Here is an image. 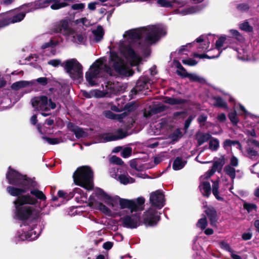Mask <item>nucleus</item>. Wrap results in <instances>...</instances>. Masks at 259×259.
I'll return each instance as SVG.
<instances>
[{"label": "nucleus", "mask_w": 259, "mask_h": 259, "mask_svg": "<svg viewBox=\"0 0 259 259\" xmlns=\"http://www.w3.org/2000/svg\"><path fill=\"white\" fill-rule=\"evenodd\" d=\"M166 33V29L160 25H152L133 29L126 31L123 34L129 42L135 41L138 43L141 53L146 54L149 46L157 41Z\"/></svg>", "instance_id": "obj_1"}, {"label": "nucleus", "mask_w": 259, "mask_h": 259, "mask_svg": "<svg viewBox=\"0 0 259 259\" xmlns=\"http://www.w3.org/2000/svg\"><path fill=\"white\" fill-rule=\"evenodd\" d=\"M120 50L129 62H125L117 55H113L111 56L112 66L119 74L123 76H131L134 73L130 68L131 66L138 64L141 61V58L135 53L131 45L121 46Z\"/></svg>", "instance_id": "obj_2"}, {"label": "nucleus", "mask_w": 259, "mask_h": 259, "mask_svg": "<svg viewBox=\"0 0 259 259\" xmlns=\"http://www.w3.org/2000/svg\"><path fill=\"white\" fill-rule=\"evenodd\" d=\"M151 207L143 216V223L145 225L154 226L159 220V215L156 209H161L165 204L164 196L160 190H157L150 194Z\"/></svg>", "instance_id": "obj_3"}, {"label": "nucleus", "mask_w": 259, "mask_h": 259, "mask_svg": "<svg viewBox=\"0 0 259 259\" xmlns=\"http://www.w3.org/2000/svg\"><path fill=\"white\" fill-rule=\"evenodd\" d=\"M47 95L35 97L31 99V103L35 110L48 111L57 107L58 103V92L54 88H50Z\"/></svg>", "instance_id": "obj_4"}, {"label": "nucleus", "mask_w": 259, "mask_h": 259, "mask_svg": "<svg viewBox=\"0 0 259 259\" xmlns=\"http://www.w3.org/2000/svg\"><path fill=\"white\" fill-rule=\"evenodd\" d=\"M21 196L17 198L14 204V218L16 219L24 221L28 219L33 220L34 223L39 215V210L36 209L33 205H30L27 201H22Z\"/></svg>", "instance_id": "obj_5"}, {"label": "nucleus", "mask_w": 259, "mask_h": 259, "mask_svg": "<svg viewBox=\"0 0 259 259\" xmlns=\"http://www.w3.org/2000/svg\"><path fill=\"white\" fill-rule=\"evenodd\" d=\"M110 72L111 68L105 63V59L101 58L92 64L90 71L85 73V78L91 86L97 85L98 84V78Z\"/></svg>", "instance_id": "obj_6"}, {"label": "nucleus", "mask_w": 259, "mask_h": 259, "mask_svg": "<svg viewBox=\"0 0 259 259\" xmlns=\"http://www.w3.org/2000/svg\"><path fill=\"white\" fill-rule=\"evenodd\" d=\"M75 184L88 190L93 188V171L88 166L78 167L73 175Z\"/></svg>", "instance_id": "obj_7"}, {"label": "nucleus", "mask_w": 259, "mask_h": 259, "mask_svg": "<svg viewBox=\"0 0 259 259\" xmlns=\"http://www.w3.org/2000/svg\"><path fill=\"white\" fill-rule=\"evenodd\" d=\"M53 33H61L66 36L68 40L78 44H83L85 41L83 35L75 32L69 27L67 21L65 20L54 25L51 31V34Z\"/></svg>", "instance_id": "obj_8"}, {"label": "nucleus", "mask_w": 259, "mask_h": 259, "mask_svg": "<svg viewBox=\"0 0 259 259\" xmlns=\"http://www.w3.org/2000/svg\"><path fill=\"white\" fill-rule=\"evenodd\" d=\"M145 200L144 197H138L136 200H129L127 199L121 198L116 196L113 197V199L110 204V206L114 207L116 204L119 203L121 209L128 208L131 213L134 211H141L144 209L143 205Z\"/></svg>", "instance_id": "obj_9"}, {"label": "nucleus", "mask_w": 259, "mask_h": 259, "mask_svg": "<svg viewBox=\"0 0 259 259\" xmlns=\"http://www.w3.org/2000/svg\"><path fill=\"white\" fill-rule=\"evenodd\" d=\"M51 3H53L51 8L53 10H58L68 5L66 3H60V0H37L33 3L25 4L22 6L26 12H33L36 10L48 7Z\"/></svg>", "instance_id": "obj_10"}, {"label": "nucleus", "mask_w": 259, "mask_h": 259, "mask_svg": "<svg viewBox=\"0 0 259 259\" xmlns=\"http://www.w3.org/2000/svg\"><path fill=\"white\" fill-rule=\"evenodd\" d=\"M6 179L9 184L15 186H29L34 187L36 182L34 181L27 179L26 176L20 174L18 171L9 167V170L6 174Z\"/></svg>", "instance_id": "obj_11"}, {"label": "nucleus", "mask_w": 259, "mask_h": 259, "mask_svg": "<svg viewBox=\"0 0 259 259\" xmlns=\"http://www.w3.org/2000/svg\"><path fill=\"white\" fill-rule=\"evenodd\" d=\"M61 66L73 79H78L82 76V66L76 59L66 60Z\"/></svg>", "instance_id": "obj_12"}, {"label": "nucleus", "mask_w": 259, "mask_h": 259, "mask_svg": "<svg viewBox=\"0 0 259 259\" xmlns=\"http://www.w3.org/2000/svg\"><path fill=\"white\" fill-rule=\"evenodd\" d=\"M37 184L34 187H30L28 188V191L30 190V194L24 195L21 196L22 201H27L30 205H35L41 202L46 200L47 197L45 194L39 190L37 188Z\"/></svg>", "instance_id": "obj_13"}, {"label": "nucleus", "mask_w": 259, "mask_h": 259, "mask_svg": "<svg viewBox=\"0 0 259 259\" xmlns=\"http://www.w3.org/2000/svg\"><path fill=\"white\" fill-rule=\"evenodd\" d=\"M28 12L25 9H22V6L19 9H16L4 13L7 25L22 21Z\"/></svg>", "instance_id": "obj_14"}, {"label": "nucleus", "mask_w": 259, "mask_h": 259, "mask_svg": "<svg viewBox=\"0 0 259 259\" xmlns=\"http://www.w3.org/2000/svg\"><path fill=\"white\" fill-rule=\"evenodd\" d=\"M120 222L123 227L134 229L141 225L140 215L139 213L126 215L120 218Z\"/></svg>", "instance_id": "obj_15"}, {"label": "nucleus", "mask_w": 259, "mask_h": 259, "mask_svg": "<svg viewBox=\"0 0 259 259\" xmlns=\"http://www.w3.org/2000/svg\"><path fill=\"white\" fill-rule=\"evenodd\" d=\"M34 229V228H32L28 231H23L22 232H18L16 237L19 238L18 241H32L36 239L39 236L40 232H37Z\"/></svg>", "instance_id": "obj_16"}, {"label": "nucleus", "mask_w": 259, "mask_h": 259, "mask_svg": "<svg viewBox=\"0 0 259 259\" xmlns=\"http://www.w3.org/2000/svg\"><path fill=\"white\" fill-rule=\"evenodd\" d=\"M127 136V132L122 129L117 130L116 134H106L102 135L103 142L115 141L123 139Z\"/></svg>", "instance_id": "obj_17"}, {"label": "nucleus", "mask_w": 259, "mask_h": 259, "mask_svg": "<svg viewBox=\"0 0 259 259\" xmlns=\"http://www.w3.org/2000/svg\"><path fill=\"white\" fill-rule=\"evenodd\" d=\"M149 80L148 77H141L137 81L135 88L131 91L132 92H134L135 94H137L140 92L148 89Z\"/></svg>", "instance_id": "obj_18"}, {"label": "nucleus", "mask_w": 259, "mask_h": 259, "mask_svg": "<svg viewBox=\"0 0 259 259\" xmlns=\"http://www.w3.org/2000/svg\"><path fill=\"white\" fill-rule=\"evenodd\" d=\"M19 188L14 186H8L7 188L8 193L13 196H18V198L22 196L28 191V188L31 187L29 186H18Z\"/></svg>", "instance_id": "obj_19"}, {"label": "nucleus", "mask_w": 259, "mask_h": 259, "mask_svg": "<svg viewBox=\"0 0 259 259\" xmlns=\"http://www.w3.org/2000/svg\"><path fill=\"white\" fill-rule=\"evenodd\" d=\"M70 199L75 196V199L77 202L81 203L86 201L87 200V195L83 193L82 190L79 188L74 189L72 192L69 193Z\"/></svg>", "instance_id": "obj_20"}, {"label": "nucleus", "mask_w": 259, "mask_h": 259, "mask_svg": "<svg viewBox=\"0 0 259 259\" xmlns=\"http://www.w3.org/2000/svg\"><path fill=\"white\" fill-rule=\"evenodd\" d=\"M67 127L69 131L73 132L77 138H83L87 136V134L80 127L69 122L67 124Z\"/></svg>", "instance_id": "obj_21"}, {"label": "nucleus", "mask_w": 259, "mask_h": 259, "mask_svg": "<svg viewBox=\"0 0 259 259\" xmlns=\"http://www.w3.org/2000/svg\"><path fill=\"white\" fill-rule=\"evenodd\" d=\"M111 91L106 90L105 92L101 91L98 90H93L89 92H84L83 95L88 98H91L92 97L95 98H103L106 96L108 93H111Z\"/></svg>", "instance_id": "obj_22"}, {"label": "nucleus", "mask_w": 259, "mask_h": 259, "mask_svg": "<svg viewBox=\"0 0 259 259\" xmlns=\"http://www.w3.org/2000/svg\"><path fill=\"white\" fill-rule=\"evenodd\" d=\"M92 35L90 36L91 39L95 42L101 41L104 35L103 29L101 26H98L96 29L92 31Z\"/></svg>", "instance_id": "obj_23"}, {"label": "nucleus", "mask_w": 259, "mask_h": 259, "mask_svg": "<svg viewBox=\"0 0 259 259\" xmlns=\"http://www.w3.org/2000/svg\"><path fill=\"white\" fill-rule=\"evenodd\" d=\"M205 212L210 222L211 225L216 226L217 211L212 206L208 207L205 210Z\"/></svg>", "instance_id": "obj_24"}, {"label": "nucleus", "mask_w": 259, "mask_h": 259, "mask_svg": "<svg viewBox=\"0 0 259 259\" xmlns=\"http://www.w3.org/2000/svg\"><path fill=\"white\" fill-rule=\"evenodd\" d=\"M95 194L100 197L107 204L110 205L113 197L107 194L102 189L100 188L97 189L95 191Z\"/></svg>", "instance_id": "obj_25"}, {"label": "nucleus", "mask_w": 259, "mask_h": 259, "mask_svg": "<svg viewBox=\"0 0 259 259\" xmlns=\"http://www.w3.org/2000/svg\"><path fill=\"white\" fill-rule=\"evenodd\" d=\"M177 73L179 75L182 77H188L192 81L203 82L204 79L199 76L196 74L189 73L188 72L185 73H182L180 71H177Z\"/></svg>", "instance_id": "obj_26"}, {"label": "nucleus", "mask_w": 259, "mask_h": 259, "mask_svg": "<svg viewBox=\"0 0 259 259\" xmlns=\"http://www.w3.org/2000/svg\"><path fill=\"white\" fill-rule=\"evenodd\" d=\"M200 190L203 196L209 197L211 193L210 184L208 182L203 181L199 185Z\"/></svg>", "instance_id": "obj_27"}, {"label": "nucleus", "mask_w": 259, "mask_h": 259, "mask_svg": "<svg viewBox=\"0 0 259 259\" xmlns=\"http://www.w3.org/2000/svg\"><path fill=\"white\" fill-rule=\"evenodd\" d=\"M104 115L105 116L108 118L112 119H118L120 120L121 119L125 117L127 115V113L124 112L121 114H116L113 113L111 111H105L104 112Z\"/></svg>", "instance_id": "obj_28"}, {"label": "nucleus", "mask_w": 259, "mask_h": 259, "mask_svg": "<svg viewBox=\"0 0 259 259\" xmlns=\"http://www.w3.org/2000/svg\"><path fill=\"white\" fill-rule=\"evenodd\" d=\"M197 143L199 146L210 140L211 136L209 133H200L196 135Z\"/></svg>", "instance_id": "obj_29"}, {"label": "nucleus", "mask_w": 259, "mask_h": 259, "mask_svg": "<svg viewBox=\"0 0 259 259\" xmlns=\"http://www.w3.org/2000/svg\"><path fill=\"white\" fill-rule=\"evenodd\" d=\"M224 171L227 175L231 178L232 183L233 184L234 179L236 177V172L235 168L231 166L230 165H227L224 167Z\"/></svg>", "instance_id": "obj_30"}, {"label": "nucleus", "mask_w": 259, "mask_h": 259, "mask_svg": "<svg viewBox=\"0 0 259 259\" xmlns=\"http://www.w3.org/2000/svg\"><path fill=\"white\" fill-rule=\"evenodd\" d=\"M164 102L165 103L174 105L184 104L186 102V100L181 98H175L171 97H165Z\"/></svg>", "instance_id": "obj_31"}, {"label": "nucleus", "mask_w": 259, "mask_h": 259, "mask_svg": "<svg viewBox=\"0 0 259 259\" xmlns=\"http://www.w3.org/2000/svg\"><path fill=\"white\" fill-rule=\"evenodd\" d=\"M200 11V7L199 6H195L183 9L181 10L180 13L183 15H186L193 14L197 13Z\"/></svg>", "instance_id": "obj_32"}, {"label": "nucleus", "mask_w": 259, "mask_h": 259, "mask_svg": "<svg viewBox=\"0 0 259 259\" xmlns=\"http://www.w3.org/2000/svg\"><path fill=\"white\" fill-rule=\"evenodd\" d=\"M117 180L124 185L133 183L135 182V180L128 175H119L118 176Z\"/></svg>", "instance_id": "obj_33"}, {"label": "nucleus", "mask_w": 259, "mask_h": 259, "mask_svg": "<svg viewBox=\"0 0 259 259\" xmlns=\"http://www.w3.org/2000/svg\"><path fill=\"white\" fill-rule=\"evenodd\" d=\"M225 164V159L223 156L221 158H220L218 160L215 161L213 162V165L211 168L215 171H218L220 172L222 169V167Z\"/></svg>", "instance_id": "obj_34"}, {"label": "nucleus", "mask_w": 259, "mask_h": 259, "mask_svg": "<svg viewBox=\"0 0 259 259\" xmlns=\"http://www.w3.org/2000/svg\"><path fill=\"white\" fill-rule=\"evenodd\" d=\"M30 82L24 80L19 81L12 84L11 88L15 90H18L20 89L29 85Z\"/></svg>", "instance_id": "obj_35"}, {"label": "nucleus", "mask_w": 259, "mask_h": 259, "mask_svg": "<svg viewBox=\"0 0 259 259\" xmlns=\"http://www.w3.org/2000/svg\"><path fill=\"white\" fill-rule=\"evenodd\" d=\"M157 3L162 7L169 8L172 7L176 4L178 3L176 0L169 1L167 0H157Z\"/></svg>", "instance_id": "obj_36"}, {"label": "nucleus", "mask_w": 259, "mask_h": 259, "mask_svg": "<svg viewBox=\"0 0 259 259\" xmlns=\"http://www.w3.org/2000/svg\"><path fill=\"white\" fill-rule=\"evenodd\" d=\"M220 146V142L218 139L211 138L209 142V149L212 151H217Z\"/></svg>", "instance_id": "obj_37"}, {"label": "nucleus", "mask_w": 259, "mask_h": 259, "mask_svg": "<svg viewBox=\"0 0 259 259\" xmlns=\"http://www.w3.org/2000/svg\"><path fill=\"white\" fill-rule=\"evenodd\" d=\"M219 181H215L213 182L212 184V192L215 197V198L218 200H223V198L222 197H220L219 195Z\"/></svg>", "instance_id": "obj_38"}, {"label": "nucleus", "mask_w": 259, "mask_h": 259, "mask_svg": "<svg viewBox=\"0 0 259 259\" xmlns=\"http://www.w3.org/2000/svg\"><path fill=\"white\" fill-rule=\"evenodd\" d=\"M185 165V162L182 160V158L177 157L174 160L172 168L174 169L177 170L182 168Z\"/></svg>", "instance_id": "obj_39"}, {"label": "nucleus", "mask_w": 259, "mask_h": 259, "mask_svg": "<svg viewBox=\"0 0 259 259\" xmlns=\"http://www.w3.org/2000/svg\"><path fill=\"white\" fill-rule=\"evenodd\" d=\"M213 99L215 101L214 105L216 107L226 108L227 107L226 102L223 99L219 97H214Z\"/></svg>", "instance_id": "obj_40"}, {"label": "nucleus", "mask_w": 259, "mask_h": 259, "mask_svg": "<svg viewBox=\"0 0 259 259\" xmlns=\"http://www.w3.org/2000/svg\"><path fill=\"white\" fill-rule=\"evenodd\" d=\"M229 118L233 125H237L239 122V119L237 115L236 111L235 110L229 114Z\"/></svg>", "instance_id": "obj_41"}, {"label": "nucleus", "mask_w": 259, "mask_h": 259, "mask_svg": "<svg viewBox=\"0 0 259 259\" xmlns=\"http://www.w3.org/2000/svg\"><path fill=\"white\" fill-rule=\"evenodd\" d=\"M98 208L102 212L106 215H110L111 214V210L104 204L102 203H99L97 206Z\"/></svg>", "instance_id": "obj_42"}, {"label": "nucleus", "mask_w": 259, "mask_h": 259, "mask_svg": "<svg viewBox=\"0 0 259 259\" xmlns=\"http://www.w3.org/2000/svg\"><path fill=\"white\" fill-rule=\"evenodd\" d=\"M42 139L51 145L58 144L61 142L58 138H50L46 136H42Z\"/></svg>", "instance_id": "obj_43"}, {"label": "nucleus", "mask_w": 259, "mask_h": 259, "mask_svg": "<svg viewBox=\"0 0 259 259\" xmlns=\"http://www.w3.org/2000/svg\"><path fill=\"white\" fill-rule=\"evenodd\" d=\"M207 225V221L206 218L199 219L197 223L196 226L201 230H204Z\"/></svg>", "instance_id": "obj_44"}, {"label": "nucleus", "mask_w": 259, "mask_h": 259, "mask_svg": "<svg viewBox=\"0 0 259 259\" xmlns=\"http://www.w3.org/2000/svg\"><path fill=\"white\" fill-rule=\"evenodd\" d=\"M243 207L248 211V212H250L253 210L256 211L257 208L256 204L249 203H244Z\"/></svg>", "instance_id": "obj_45"}, {"label": "nucleus", "mask_w": 259, "mask_h": 259, "mask_svg": "<svg viewBox=\"0 0 259 259\" xmlns=\"http://www.w3.org/2000/svg\"><path fill=\"white\" fill-rule=\"evenodd\" d=\"M246 152L248 155V157L251 159H253L256 156L258 155L257 151L254 150L253 148H248L246 150Z\"/></svg>", "instance_id": "obj_46"}, {"label": "nucleus", "mask_w": 259, "mask_h": 259, "mask_svg": "<svg viewBox=\"0 0 259 259\" xmlns=\"http://www.w3.org/2000/svg\"><path fill=\"white\" fill-rule=\"evenodd\" d=\"M111 163L121 165L124 162L122 159L116 156H112L110 160Z\"/></svg>", "instance_id": "obj_47"}, {"label": "nucleus", "mask_w": 259, "mask_h": 259, "mask_svg": "<svg viewBox=\"0 0 259 259\" xmlns=\"http://www.w3.org/2000/svg\"><path fill=\"white\" fill-rule=\"evenodd\" d=\"M58 44V41H54L52 39H50V41L47 43H45L43 45L41 46V49H45L47 48L51 47L52 48H54Z\"/></svg>", "instance_id": "obj_48"}, {"label": "nucleus", "mask_w": 259, "mask_h": 259, "mask_svg": "<svg viewBox=\"0 0 259 259\" xmlns=\"http://www.w3.org/2000/svg\"><path fill=\"white\" fill-rule=\"evenodd\" d=\"M132 148L130 147H126L123 149L121 152V156L123 158L128 157L132 154Z\"/></svg>", "instance_id": "obj_49"}, {"label": "nucleus", "mask_w": 259, "mask_h": 259, "mask_svg": "<svg viewBox=\"0 0 259 259\" xmlns=\"http://www.w3.org/2000/svg\"><path fill=\"white\" fill-rule=\"evenodd\" d=\"M240 28L247 32H250L252 30V28L249 25L247 22L241 24L240 25Z\"/></svg>", "instance_id": "obj_50"}, {"label": "nucleus", "mask_w": 259, "mask_h": 259, "mask_svg": "<svg viewBox=\"0 0 259 259\" xmlns=\"http://www.w3.org/2000/svg\"><path fill=\"white\" fill-rule=\"evenodd\" d=\"M226 40V38L225 37H221L217 40L215 42V47L219 51L221 48L223 46L224 41Z\"/></svg>", "instance_id": "obj_51"}, {"label": "nucleus", "mask_w": 259, "mask_h": 259, "mask_svg": "<svg viewBox=\"0 0 259 259\" xmlns=\"http://www.w3.org/2000/svg\"><path fill=\"white\" fill-rule=\"evenodd\" d=\"M221 53V52L219 51V52L218 53V55L217 56H208L206 54L199 55V54H197V53H194L193 54V56H194L195 57H197V58H208V59H214L215 58L218 57L220 56Z\"/></svg>", "instance_id": "obj_52"}, {"label": "nucleus", "mask_w": 259, "mask_h": 259, "mask_svg": "<svg viewBox=\"0 0 259 259\" xmlns=\"http://www.w3.org/2000/svg\"><path fill=\"white\" fill-rule=\"evenodd\" d=\"M239 164V160L235 156L233 155L230 159V163L229 165L232 167H237Z\"/></svg>", "instance_id": "obj_53"}, {"label": "nucleus", "mask_w": 259, "mask_h": 259, "mask_svg": "<svg viewBox=\"0 0 259 259\" xmlns=\"http://www.w3.org/2000/svg\"><path fill=\"white\" fill-rule=\"evenodd\" d=\"M249 7L247 4H240L237 5V9L241 12H245L248 11Z\"/></svg>", "instance_id": "obj_54"}, {"label": "nucleus", "mask_w": 259, "mask_h": 259, "mask_svg": "<svg viewBox=\"0 0 259 259\" xmlns=\"http://www.w3.org/2000/svg\"><path fill=\"white\" fill-rule=\"evenodd\" d=\"M182 63L185 65L189 66H195L197 64V62L192 59H184L182 60Z\"/></svg>", "instance_id": "obj_55"}, {"label": "nucleus", "mask_w": 259, "mask_h": 259, "mask_svg": "<svg viewBox=\"0 0 259 259\" xmlns=\"http://www.w3.org/2000/svg\"><path fill=\"white\" fill-rule=\"evenodd\" d=\"M215 171L211 168V169L206 171L203 176L201 177V179H203L204 180L208 179L211 176H212L215 173Z\"/></svg>", "instance_id": "obj_56"}, {"label": "nucleus", "mask_w": 259, "mask_h": 259, "mask_svg": "<svg viewBox=\"0 0 259 259\" xmlns=\"http://www.w3.org/2000/svg\"><path fill=\"white\" fill-rule=\"evenodd\" d=\"M215 171L211 168V169L206 171L203 176L201 177V179H203L204 180L208 179L211 176H212L215 173Z\"/></svg>", "instance_id": "obj_57"}, {"label": "nucleus", "mask_w": 259, "mask_h": 259, "mask_svg": "<svg viewBox=\"0 0 259 259\" xmlns=\"http://www.w3.org/2000/svg\"><path fill=\"white\" fill-rule=\"evenodd\" d=\"M48 64L55 67H58L60 65L61 66L63 64L59 59L51 60L48 62Z\"/></svg>", "instance_id": "obj_58"}, {"label": "nucleus", "mask_w": 259, "mask_h": 259, "mask_svg": "<svg viewBox=\"0 0 259 259\" xmlns=\"http://www.w3.org/2000/svg\"><path fill=\"white\" fill-rule=\"evenodd\" d=\"M221 247L224 249L230 252V253L233 250L230 247V245L228 243L224 241H223L221 243Z\"/></svg>", "instance_id": "obj_59"}, {"label": "nucleus", "mask_w": 259, "mask_h": 259, "mask_svg": "<svg viewBox=\"0 0 259 259\" xmlns=\"http://www.w3.org/2000/svg\"><path fill=\"white\" fill-rule=\"evenodd\" d=\"M58 195L59 197L64 198L66 200H68L70 199V195L69 194L65 193L64 191L62 190H59L58 192Z\"/></svg>", "instance_id": "obj_60"}, {"label": "nucleus", "mask_w": 259, "mask_h": 259, "mask_svg": "<svg viewBox=\"0 0 259 259\" xmlns=\"http://www.w3.org/2000/svg\"><path fill=\"white\" fill-rule=\"evenodd\" d=\"M194 116H193L192 115H190L186 120V121L185 122V124H184V129L185 130H187L189 128L192 121L194 119Z\"/></svg>", "instance_id": "obj_61"}, {"label": "nucleus", "mask_w": 259, "mask_h": 259, "mask_svg": "<svg viewBox=\"0 0 259 259\" xmlns=\"http://www.w3.org/2000/svg\"><path fill=\"white\" fill-rule=\"evenodd\" d=\"M36 81L42 85H45L48 83V79L46 77H39L36 79Z\"/></svg>", "instance_id": "obj_62"}, {"label": "nucleus", "mask_w": 259, "mask_h": 259, "mask_svg": "<svg viewBox=\"0 0 259 259\" xmlns=\"http://www.w3.org/2000/svg\"><path fill=\"white\" fill-rule=\"evenodd\" d=\"M186 112L184 111L176 112L174 113V117L176 118L179 116L182 118H185L186 117Z\"/></svg>", "instance_id": "obj_63"}, {"label": "nucleus", "mask_w": 259, "mask_h": 259, "mask_svg": "<svg viewBox=\"0 0 259 259\" xmlns=\"http://www.w3.org/2000/svg\"><path fill=\"white\" fill-rule=\"evenodd\" d=\"M113 243L112 242L107 241L104 243L103 245V247L106 250H109L113 246Z\"/></svg>", "instance_id": "obj_64"}]
</instances>
